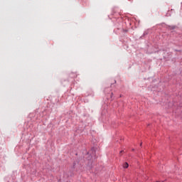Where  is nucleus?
<instances>
[{
  "label": "nucleus",
  "instance_id": "nucleus-1",
  "mask_svg": "<svg viewBox=\"0 0 182 182\" xmlns=\"http://www.w3.org/2000/svg\"><path fill=\"white\" fill-rule=\"evenodd\" d=\"M123 167H124V168H127L129 167V164L127 162H125L123 164Z\"/></svg>",
  "mask_w": 182,
  "mask_h": 182
},
{
  "label": "nucleus",
  "instance_id": "nucleus-2",
  "mask_svg": "<svg viewBox=\"0 0 182 182\" xmlns=\"http://www.w3.org/2000/svg\"><path fill=\"white\" fill-rule=\"evenodd\" d=\"M170 29H176V26H173L170 27Z\"/></svg>",
  "mask_w": 182,
  "mask_h": 182
},
{
  "label": "nucleus",
  "instance_id": "nucleus-3",
  "mask_svg": "<svg viewBox=\"0 0 182 182\" xmlns=\"http://www.w3.org/2000/svg\"><path fill=\"white\" fill-rule=\"evenodd\" d=\"M124 151H121L120 152H119V154L120 155H122V153H123Z\"/></svg>",
  "mask_w": 182,
  "mask_h": 182
}]
</instances>
